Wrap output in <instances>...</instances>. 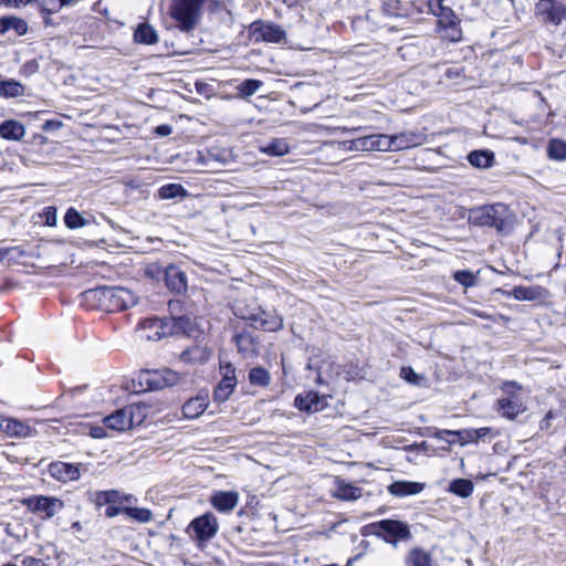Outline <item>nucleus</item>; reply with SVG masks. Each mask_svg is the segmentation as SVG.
<instances>
[{
  "label": "nucleus",
  "mask_w": 566,
  "mask_h": 566,
  "mask_svg": "<svg viewBox=\"0 0 566 566\" xmlns=\"http://www.w3.org/2000/svg\"><path fill=\"white\" fill-rule=\"evenodd\" d=\"M104 424L106 428L116 430V431H124V430L132 429L129 426V420H127V416L125 413L124 408L105 417Z\"/></svg>",
  "instance_id": "nucleus-28"
},
{
  "label": "nucleus",
  "mask_w": 566,
  "mask_h": 566,
  "mask_svg": "<svg viewBox=\"0 0 566 566\" xmlns=\"http://www.w3.org/2000/svg\"><path fill=\"white\" fill-rule=\"evenodd\" d=\"M238 350L245 357L255 356L258 354V344L249 334H238L234 337Z\"/></svg>",
  "instance_id": "nucleus-33"
},
{
  "label": "nucleus",
  "mask_w": 566,
  "mask_h": 566,
  "mask_svg": "<svg viewBox=\"0 0 566 566\" xmlns=\"http://www.w3.org/2000/svg\"><path fill=\"white\" fill-rule=\"evenodd\" d=\"M207 407H208L207 397L202 396V395H198L193 398H190L182 406V413L188 419H196L205 412Z\"/></svg>",
  "instance_id": "nucleus-22"
},
{
  "label": "nucleus",
  "mask_w": 566,
  "mask_h": 566,
  "mask_svg": "<svg viewBox=\"0 0 566 566\" xmlns=\"http://www.w3.org/2000/svg\"><path fill=\"white\" fill-rule=\"evenodd\" d=\"M503 396L496 400V411L507 420H514L527 409L522 387L515 381H506L501 387Z\"/></svg>",
  "instance_id": "nucleus-3"
},
{
  "label": "nucleus",
  "mask_w": 566,
  "mask_h": 566,
  "mask_svg": "<svg viewBox=\"0 0 566 566\" xmlns=\"http://www.w3.org/2000/svg\"><path fill=\"white\" fill-rule=\"evenodd\" d=\"M447 491L459 497L467 499L472 495L474 484L469 479H454L449 483Z\"/></svg>",
  "instance_id": "nucleus-29"
},
{
  "label": "nucleus",
  "mask_w": 566,
  "mask_h": 566,
  "mask_svg": "<svg viewBox=\"0 0 566 566\" xmlns=\"http://www.w3.org/2000/svg\"><path fill=\"white\" fill-rule=\"evenodd\" d=\"M50 218H52V219H53V221H55V214L53 213V216H52V214H49V216H48V218H46V222H48L49 224H51V222H50Z\"/></svg>",
  "instance_id": "nucleus-64"
},
{
  "label": "nucleus",
  "mask_w": 566,
  "mask_h": 566,
  "mask_svg": "<svg viewBox=\"0 0 566 566\" xmlns=\"http://www.w3.org/2000/svg\"><path fill=\"white\" fill-rule=\"evenodd\" d=\"M469 163L476 168H490L494 163V154L490 150H473L468 155Z\"/></svg>",
  "instance_id": "nucleus-31"
},
{
  "label": "nucleus",
  "mask_w": 566,
  "mask_h": 566,
  "mask_svg": "<svg viewBox=\"0 0 566 566\" xmlns=\"http://www.w3.org/2000/svg\"><path fill=\"white\" fill-rule=\"evenodd\" d=\"M101 300L106 304L109 311H124L137 303V297L133 291L122 286H104L98 290Z\"/></svg>",
  "instance_id": "nucleus-5"
},
{
  "label": "nucleus",
  "mask_w": 566,
  "mask_h": 566,
  "mask_svg": "<svg viewBox=\"0 0 566 566\" xmlns=\"http://www.w3.org/2000/svg\"><path fill=\"white\" fill-rule=\"evenodd\" d=\"M222 379L213 391L216 401H226L233 392L237 386L235 368L231 364L221 366Z\"/></svg>",
  "instance_id": "nucleus-12"
},
{
  "label": "nucleus",
  "mask_w": 566,
  "mask_h": 566,
  "mask_svg": "<svg viewBox=\"0 0 566 566\" xmlns=\"http://www.w3.org/2000/svg\"><path fill=\"white\" fill-rule=\"evenodd\" d=\"M143 378L150 390L175 386L180 381V375L171 369L146 371L143 374Z\"/></svg>",
  "instance_id": "nucleus-11"
},
{
  "label": "nucleus",
  "mask_w": 566,
  "mask_h": 566,
  "mask_svg": "<svg viewBox=\"0 0 566 566\" xmlns=\"http://www.w3.org/2000/svg\"><path fill=\"white\" fill-rule=\"evenodd\" d=\"M6 433L13 437H27L30 428L15 419H8L4 421Z\"/></svg>",
  "instance_id": "nucleus-41"
},
{
  "label": "nucleus",
  "mask_w": 566,
  "mask_h": 566,
  "mask_svg": "<svg viewBox=\"0 0 566 566\" xmlns=\"http://www.w3.org/2000/svg\"><path fill=\"white\" fill-rule=\"evenodd\" d=\"M157 31L147 22L137 25L134 41L139 44L153 45L158 42Z\"/></svg>",
  "instance_id": "nucleus-25"
},
{
  "label": "nucleus",
  "mask_w": 566,
  "mask_h": 566,
  "mask_svg": "<svg viewBox=\"0 0 566 566\" xmlns=\"http://www.w3.org/2000/svg\"><path fill=\"white\" fill-rule=\"evenodd\" d=\"M28 505L33 512L43 514L44 518H51L62 510L63 502L55 497L41 495L29 499Z\"/></svg>",
  "instance_id": "nucleus-14"
},
{
  "label": "nucleus",
  "mask_w": 566,
  "mask_h": 566,
  "mask_svg": "<svg viewBox=\"0 0 566 566\" xmlns=\"http://www.w3.org/2000/svg\"><path fill=\"white\" fill-rule=\"evenodd\" d=\"M172 132L171 126L169 125H160L156 128V133L160 136H168Z\"/></svg>",
  "instance_id": "nucleus-55"
},
{
  "label": "nucleus",
  "mask_w": 566,
  "mask_h": 566,
  "mask_svg": "<svg viewBox=\"0 0 566 566\" xmlns=\"http://www.w3.org/2000/svg\"><path fill=\"white\" fill-rule=\"evenodd\" d=\"M373 147L371 135L356 138V148H360V151H374Z\"/></svg>",
  "instance_id": "nucleus-49"
},
{
  "label": "nucleus",
  "mask_w": 566,
  "mask_h": 566,
  "mask_svg": "<svg viewBox=\"0 0 566 566\" xmlns=\"http://www.w3.org/2000/svg\"><path fill=\"white\" fill-rule=\"evenodd\" d=\"M249 381L252 386L266 387L271 381V375L263 367H253L249 371Z\"/></svg>",
  "instance_id": "nucleus-39"
},
{
  "label": "nucleus",
  "mask_w": 566,
  "mask_h": 566,
  "mask_svg": "<svg viewBox=\"0 0 566 566\" xmlns=\"http://www.w3.org/2000/svg\"><path fill=\"white\" fill-rule=\"evenodd\" d=\"M377 527L384 533L387 543L396 544L398 541H407L411 536L409 526L401 521L382 520Z\"/></svg>",
  "instance_id": "nucleus-10"
},
{
  "label": "nucleus",
  "mask_w": 566,
  "mask_h": 566,
  "mask_svg": "<svg viewBox=\"0 0 566 566\" xmlns=\"http://www.w3.org/2000/svg\"><path fill=\"white\" fill-rule=\"evenodd\" d=\"M122 504H112L108 505L105 510V515L109 518H113L117 516L118 514L123 513Z\"/></svg>",
  "instance_id": "nucleus-51"
},
{
  "label": "nucleus",
  "mask_w": 566,
  "mask_h": 566,
  "mask_svg": "<svg viewBox=\"0 0 566 566\" xmlns=\"http://www.w3.org/2000/svg\"><path fill=\"white\" fill-rule=\"evenodd\" d=\"M64 223L69 229H78L84 227L86 221L77 210L70 208L65 212Z\"/></svg>",
  "instance_id": "nucleus-43"
},
{
  "label": "nucleus",
  "mask_w": 566,
  "mask_h": 566,
  "mask_svg": "<svg viewBox=\"0 0 566 566\" xmlns=\"http://www.w3.org/2000/svg\"><path fill=\"white\" fill-rule=\"evenodd\" d=\"M429 10L439 18L441 27L452 31V40H458L460 31L457 29V17L450 8L443 6L442 0H428Z\"/></svg>",
  "instance_id": "nucleus-9"
},
{
  "label": "nucleus",
  "mask_w": 566,
  "mask_h": 566,
  "mask_svg": "<svg viewBox=\"0 0 566 566\" xmlns=\"http://www.w3.org/2000/svg\"><path fill=\"white\" fill-rule=\"evenodd\" d=\"M535 14L545 23L559 25L566 20V3L562 0H538Z\"/></svg>",
  "instance_id": "nucleus-6"
},
{
  "label": "nucleus",
  "mask_w": 566,
  "mask_h": 566,
  "mask_svg": "<svg viewBox=\"0 0 566 566\" xmlns=\"http://www.w3.org/2000/svg\"><path fill=\"white\" fill-rule=\"evenodd\" d=\"M93 502L96 506L119 504L120 492L117 490L97 491L93 494Z\"/></svg>",
  "instance_id": "nucleus-35"
},
{
  "label": "nucleus",
  "mask_w": 566,
  "mask_h": 566,
  "mask_svg": "<svg viewBox=\"0 0 566 566\" xmlns=\"http://www.w3.org/2000/svg\"><path fill=\"white\" fill-rule=\"evenodd\" d=\"M50 218H52V219H53V221H55V214L53 213V216H52V214H49V216H48V218H46V222H48L49 224H51V222H50Z\"/></svg>",
  "instance_id": "nucleus-63"
},
{
  "label": "nucleus",
  "mask_w": 566,
  "mask_h": 566,
  "mask_svg": "<svg viewBox=\"0 0 566 566\" xmlns=\"http://www.w3.org/2000/svg\"><path fill=\"white\" fill-rule=\"evenodd\" d=\"M22 566H45V564L39 558L27 556L22 559Z\"/></svg>",
  "instance_id": "nucleus-53"
},
{
  "label": "nucleus",
  "mask_w": 566,
  "mask_h": 566,
  "mask_svg": "<svg viewBox=\"0 0 566 566\" xmlns=\"http://www.w3.org/2000/svg\"><path fill=\"white\" fill-rule=\"evenodd\" d=\"M90 434H91V437H93L95 439L105 438L106 437L105 427H101V426L92 427L90 430Z\"/></svg>",
  "instance_id": "nucleus-52"
},
{
  "label": "nucleus",
  "mask_w": 566,
  "mask_h": 566,
  "mask_svg": "<svg viewBox=\"0 0 566 566\" xmlns=\"http://www.w3.org/2000/svg\"><path fill=\"white\" fill-rule=\"evenodd\" d=\"M181 359L185 361L203 360V350L199 347H193L182 352Z\"/></svg>",
  "instance_id": "nucleus-48"
},
{
  "label": "nucleus",
  "mask_w": 566,
  "mask_h": 566,
  "mask_svg": "<svg viewBox=\"0 0 566 566\" xmlns=\"http://www.w3.org/2000/svg\"><path fill=\"white\" fill-rule=\"evenodd\" d=\"M136 502V497L132 494H124L120 492L119 504Z\"/></svg>",
  "instance_id": "nucleus-58"
},
{
  "label": "nucleus",
  "mask_w": 566,
  "mask_h": 566,
  "mask_svg": "<svg viewBox=\"0 0 566 566\" xmlns=\"http://www.w3.org/2000/svg\"><path fill=\"white\" fill-rule=\"evenodd\" d=\"M72 528L75 530V531H81L82 530L81 523L80 522H74L72 524Z\"/></svg>",
  "instance_id": "nucleus-60"
},
{
  "label": "nucleus",
  "mask_w": 566,
  "mask_h": 566,
  "mask_svg": "<svg viewBox=\"0 0 566 566\" xmlns=\"http://www.w3.org/2000/svg\"><path fill=\"white\" fill-rule=\"evenodd\" d=\"M241 317L250 321L253 327L265 332H277L283 327V318L275 312L259 310L258 312L250 313L249 315L242 314Z\"/></svg>",
  "instance_id": "nucleus-8"
},
{
  "label": "nucleus",
  "mask_w": 566,
  "mask_h": 566,
  "mask_svg": "<svg viewBox=\"0 0 566 566\" xmlns=\"http://www.w3.org/2000/svg\"><path fill=\"white\" fill-rule=\"evenodd\" d=\"M175 331H182L186 334L191 332V322L188 317L158 318L151 317L139 323L136 333L138 338L146 340H159L171 335Z\"/></svg>",
  "instance_id": "nucleus-1"
},
{
  "label": "nucleus",
  "mask_w": 566,
  "mask_h": 566,
  "mask_svg": "<svg viewBox=\"0 0 566 566\" xmlns=\"http://www.w3.org/2000/svg\"><path fill=\"white\" fill-rule=\"evenodd\" d=\"M24 92H25L24 86L20 82L15 81L13 78L0 81V97H4V98L20 97V96L24 95Z\"/></svg>",
  "instance_id": "nucleus-32"
},
{
  "label": "nucleus",
  "mask_w": 566,
  "mask_h": 566,
  "mask_svg": "<svg viewBox=\"0 0 566 566\" xmlns=\"http://www.w3.org/2000/svg\"><path fill=\"white\" fill-rule=\"evenodd\" d=\"M344 148L349 151H360V148H356V139L346 140L343 143Z\"/></svg>",
  "instance_id": "nucleus-56"
},
{
  "label": "nucleus",
  "mask_w": 566,
  "mask_h": 566,
  "mask_svg": "<svg viewBox=\"0 0 566 566\" xmlns=\"http://www.w3.org/2000/svg\"><path fill=\"white\" fill-rule=\"evenodd\" d=\"M262 85L263 83L259 80L248 78L237 86V91L240 97L248 98L255 94Z\"/></svg>",
  "instance_id": "nucleus-40"
},
{
  "label": "nucleus",
  "mask_w": 566,
  "mask_h": 566,
  "mask_svg": "<svg viewBox=\"0 0 566 566\" xmlns=\"http://www.w3.org/2000/svg\"><path fill=\"white\" fill-rule=\"evenodd\" d=\"M238 501L239 495L233 491H218L210 497L211 505L222 513L231 512L238 505Z\"/></svg>",
  "instance_id": "nucleus-16"
},
{
  "label": "nucleus",
  "mask_w": 566,
  "mask_h": 566,
  "mask_svg": "<svg viewBox=\"0 0 566 566\" xmlns=\"http://www.w3.org/2000/svg\"><path fill=\"white\" fill-rule=\"evenodd\" d=\"M442 433L457 437L459 439V441L461 442V444L476 442L473 429H463V430H457V431L444 430Z\"/></svg>",
  "instance_id": "nucleus-45"
},
{
  "label": "nucleus",
  "mask_w": 566,
  "mask_h": 566,
  "mask_svg": "<svg viewBox=\"0 0 566 566\" xmlns=\"http://www.w3.org/2000/svg\"><path fill=\"white\" fill-rule=\"evenodd\" d=\"M548 157L556 160L566 159V143L560 139H552L548 144Z\"/></svg>",
  "instance_id": "nucleus-42"
},
{
  "label": "nucleus",
  "mask_w": 566,
  "mask_h": 566,
  "mask_svg": "<svg viewBox=\"0 0 566 566\" xmlns=\"http://www.w3.org/2000/svg\"><path fill=\"white\" fill-rule=\"evenodd\" d=\"M219 525L217 517L212 513H206L195 520L188 526L189 532H193L199 542H208L218 532Z\"/></svg>",
  "instance_id": "nucleus-7"
},
{
  "label": "nucleus",
  "mask_w": 566,
  "mask_h": 566,
  "mask_svg": "<svg viewBox=\"0 0 566 566\" xmlns=\"http://www.w3.org/2000/svg\"><path fill=\"white\" fill-rule=\"evenodd\" d=\"M373 138V149L374 151H390V135L386 134H375L371 135Z\"/></svg>",
  "instance_id": "nucleus-46"
},
{
  "label": "nucleus",
  "mask_w": 566,
  "mask_h": 566,
  "mask_svg": "<svg viewBox=\"0 0 566 566\" xmlns=\"http://www.w3.org/2000/svg\"><path fill=\"white\" fill-rule=\"evenodd\" d=\"M390 151L407 149L421 144V136L415 132H403L390 135Z\"/></svg>",
  "instance_id": "nucleus-18"
},
{
  "label": "nucleus",
  "mask_w": 566,
  "mask_h": 566,
  "mask_svg": "<svg viewBox=\"0 0 566 566\" xmlns=\"http://www.w3.org/2000/svg\"><path fill=\"white\" fill-rule=\"evenodd\" d=\"M321 398L317 392L308 391L305 395L295 397V406L306 412H315L319 410Z\"/></svg>",
  "instance_id": "nucleus-27"
},
{
  "label": "nucleus",
  "mask_w": 566,
  "mask_h": 566,
  "mask_svg": "<svg viewBox=\"0 0 566 566\" xmlns=\"http://www.w3.org/2000/svg\"><path fill=\"white\" fill-rule=\"evenodd\" d=\"M459 74H460L459 70H453V69H448L447 73H446V75L448 77H453V76H457Z\"/></svg>",
  "instance_id": "nucleus-59"
},
{
  "label": "nucleus",
  "mask_w": 566,
  "mask_h": 566,
  "mask_svg": "<svg viewBox=\"0 0 566 566\" xmlns=\"http://www.w3.org/2000/svg\"><path fill=\"white\" fill-rule=\"evenodd\" d=\"M50 218H52V219H53V221H55V214L53 213V216H52V214H49V216H48V218H46V222H48L49 224H51V222H50Z\"/></svg>",
  "instance_id": "nucleus-62"
},
{
  "label": "nucleus",
  "mask_w": 566,
  "mask_h": 566,
  "mask_svg": "<svg viewBox=\"0 0 566 566\" xmlns=\"http://www.w3.org/2000/svg\"><path fill=\"white\" fill-rule=\"evenodd\" d=\"M424 484L412 481H396L388 486V492L398 497L416 495L422 492Z\"/></svg>",
  "instance_id": "nucleus-19"
},
{
  "label": "nucleus",
  "mask_w": 566,
  "mask_h": 566,
  "mask_svg": "<svg viewBox=\"0 0 566 566\" xmlns=\"http://www.w3.org/2000/svg\"><path fill=\"white\" fill-rule=\"evenodd\" d=\"M475 441H479L480 439H484L491 433V428L484 427L479 429H473Z\"/></svg>",
  "instance_id": "nucleus-54"
},
{
  "label": "nucleus",
  "mask_w": 566,
  "mask_h": 566,
  "mask_svg": "<svg viewBox=\"0 0 566 566\" xmlns=\"http://www.w3.org/2000/svg\"><path fill=\"white\" fill-rule=\"evenodd\" d=\"M71 0H25V3L34 4L42 13L45 23H49V15L59 12L63 6L69 4Z\"/></svg>",
  "instance_id": "nucleus-21"
},
{
  "label": "nucleus",
  "mask_w": 566,
  "mask_h": 566,
  "mask_svg": "<svg viewBox=\"0 0 566 566\" xmlns=\"http://www.w3.org/2000/svg\"><path fill=\"white\" fill-rule=\"evenodd\" d=\"M165 281L171 291L181 293L186 290V275L176 266H169L165 272Z\"/></svg>",
  "instance_id": "nucleus-23"
},
{
  "label": "nucleus",
  "mask_w": 566,
  "mask_h": 566,
  "mask_svg": "<svg viewBox=\"0 0 566 566\" xmlns=\"http://www.w3.org/2000/svg\"><path fill=\"white\" fill-rule=\"evenodd\" d=\"M260 151L268 156H284L290 153V147L284 138H274L260 146Z\"/></svg>",
  "instance_id": "nucleus-30"
},
{
  "label": "nucleus",
  "mask_w": 566,
  "mask_h": 566,
  "mask_svg": "<svg viewBox=\"0 0 566 566\" xmlns=\"http://www.w3.org/2000/svg\"><path fill=\"white\" fill-rule=\"evenodd\" d=\"M453 279L459 284H461L465 287L474 286L476 284V280H478L476 275L473 272H471L470 270H461V271L454 272Z\"/></svg>",
  "instance_id": "nucleus-44"
},
{
  "label": "nucleus",
  "mask_w": 566,
  "mask_h": 566,
  "mask_svg": "<svg viewBox=\"0 0 566 566\" xmlns=\"http://www.w3.org/2000/svg\"><path fill=\"white\" fill-rule=\"evenodd\" d=\"M51 476L61 482L76 481L81 476L80 464L54 462L49 467Z\"/></svg>",
  "instance_id": "nucleus-15"
},
{
  "label": "nucleus",
  "mask_w": 566,
  "mask_h": 566,
  "mask_svg": "<svg viewBox=\"0 0 566 566\" xmlns=\"http://www.w3.org/2000/svg\"><path fill=\"white\" fill-rule=\"evenodd\" d=\"M4 4L10 8H20L25 3V0H4Z\"/></svg>",
  "instance_id": "nucleus-57"
},
{
  "label": "nucleus",
  "mask_w": 566,
  "mask_h": 566,
  "mask_svg": "<svg viewBox=\"0 0 566 566\" xmlns=\"http://www.w3.org/2000/svg\"><path fill=\"white\" fill-rule=\"evenodd\" d=\"M511 217L505 205L496 203L473 209L470 220L475 226L493 227L499 232H505L510 230Z\"/></svg>",
  "instance_id": "nucleus-2"
},
{
  "label": "nucleus",
  "mask_w": 566,
  "mask_h": 566,
  "mask_svg": "<svg viewBox=\"0 0 566 566\" xmlns=\"http://www.w3.org/2000/svg\"><path fill=\"white\" fill-rule=\"evenodd\" d=\"M187 190L179 184H167L158 189V197L160 199H175L178 197H186Z\"/></svg>",
  "instance_id": "nucleus-38"
},
{
  "label": "nucleus",
  "mask_w": 566,
  "mask_h": 566,
  "mask_svg": "<svg viewBox=\"0 0 566 566\" xmlns=\"http://www.w3.org/2000/svg\"><path fill=\"white\" fill-rule=\"evenodd\" d=\"M405 563L407 566H432V558L428 552L415 547L408 553Z\"/></svg>",
  "instance_id": "nucleus-34"
},
{
  "label": "nucleus",
  "mask_w": 566,
  "mask_h": 566,
  "mask_svg": "<svg viewBox=\"0 0 566 566\" xmlns=\"http://www.w3.org/2000/svg\"><path fill=\"white\" fill-rule=\"evenodd\" d=\"M251 33L256 42L265 41L279 43L285 36V32L279 25L263 22H253L251 25Z\"/></svg>",
  "instance_id": "nucleus-13"
},
{
  "label": "nucleus",
  "mask_w": 566,
  "mask_h": 566,
  "mask_svg": "<svg viewBox=\"0 0 566 566\" xmlns=\"http://www.w3.org/2000/svg\"><path fill=\"white\" fill-rule=\"evenodd\" d=\"M9 418H0V430L6 432L4 421Z\"/></svg>",
  "instance_id": "nucleus-61"
},
{
  "label": "nucleus",
  "mask_w": 566,
  "mask_h": 566,
  "mask_svg": "<svg viewBox=\"0 0 566 566\" xmlns=\"http://www.w3.org/2000/svg\"><path fill=\"white\" fill-rule=\"evenodd\" d=\"M203 4L205 0H172L171 18L178 23L181 31L189 32L197 25Z\"/></svg>",
  "instance_id": "nucleus-4"
},
{
  "label": "nucleus",
  "mask_w": 566,
  "mask_h": 566,
  "mask_svg": "<svg viewBox=\"0 0 566 566\" xmlns=\"http://www.w3.org/2000/svg\"><path fill=\"white\" fill-rule=\"evenodd\" d=\"M332 494L343 501H356L361 497L363 490L340 478H336Z\"/></svg>",
  "instance_id": "nucleus-17"
},
{
  "label": "nucleus",
  "mask_w": 566,
  "mask_h": 566,
  "mask_svg": "<svg viewBox=\"0 0 566 566\" xmlns=\"http://www.w3.org/2000/svg\"><path fill=\"white\" fill-rule=\"evenodd\" d=\"M400 377L412 385H420L424 379L423 376L417 374L411 367H401Z\"/></svg>",
  "instance_id": "nucleus-47"
},
{
  "label": "nucleus",
  "mask_w": 566,
  "mask_h": 566,
  "mask_svg": "<svg viewBox=\"0 0 566 566\" xmlns=\"http://www.w3.org/2000/svg\"><path fill=\"white\" fill-rule=\"evenodd\" d=\"M123 513L138 523H148L153 520V513L146 507L123 506Z\"/></svg>",
  "instance_id": "nucleus-37"
},
{
  "label": "nucleus",
  "mask_w": 566,
  "mask_h": 566,
  "mask_svg": "<svg viewBox=\"0 0 566 566\" xmlns=\"http://www.w3.org/2000/svg\"><path fill=\"white\" fill-rule=\"evenodd\" d=\"M556 418V413L553 410H549L545 417L539 422V429L543 431H548L552 427V420Z\"/></svg>",
  "instance_id": "nucleus-50"
},
{
  "label": "nucleus",
  "mask_w": 566,
  "mask_h": 566,
  "mask_svg": "<svg viewBox=\"0 0 566 566\" xmlns=\"http://www.w3.org/2000/svg\"><path fill=\"white\" fill-rule=\"evenodd\" d=\"M25 134L24 126L18 120H4L0 124V136L9 140H20Z\"/></svg>",
  "instance_id": "nucleus-26"
},
{
  "label": "nucleus",
  "mask_w": 566,
  "mask_h": 566,
  "mask_svg": "<svg viewBox=\"0 0 566 566\" xmlns=\"http://www.w3.org/2000/svg\"><path fill=\"white\" fill-rule=\"evenodd\" d=\"M124 410L127 416V420H129L130 428L140 426L146 418V406L144 405H129L125 407Z\"/></svg>",
  "instance_id": "nucleus-36"
},
{
  "label": "nucleus",
  "mask_w": 566,
  "mask_h": 566,
  "mask_svg": "<svg viewBox=\"0 0 566 566\" xmlns=\"http://www.w3.org/2000/svg\"><path fill=\"white\" fill-rule=\"evenodd\" d=\"M28 23L25 20L8 15L0 18V33L4 34L9 31H14L17 35H24L28 32Z\"/></svg>",
  "instance_id": "nucleus-24"
},
{
  "label": "nucleus",
  "mask_w": 566,
  "mask_h": 566,
  "mask_svg": "<svg viewBox=\"0 0 566 566\" xmlns=\"http://www.w3.org/2000/svg\"><path fill=\"white\" fill-rule=\"evenodd\" d=\"M517 301H537L546 295V290L541 286H515L512 291L505 292Z\"/></svg>",
  "instance_id": "nucleus-20"
}]
</instances>
